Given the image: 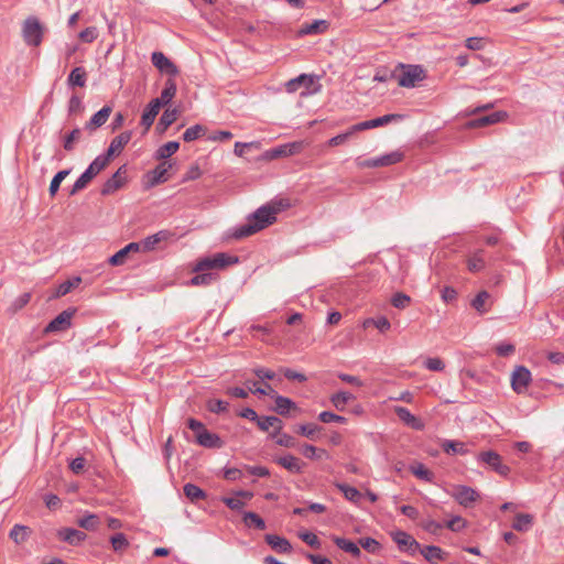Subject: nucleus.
<instances>
[{
    "instance_id": "f257e3e1",
    "label": "nucleus",
    "mask_w": 564,
    "mask_h": 564,
    "mask_svg": "<svg viewBox=\"0 0 564 564\" xmlns=\"http://www.w3.org/2000/svg\"><path fill=\"white\" fill-rule=\"evenodd\" d=\"M288 206L289 204L286 202L280 199L259 207L247 217L243 224L231 228L227 232V237L238 241L257 234L272 225L276 220V215Z\"/></svg>"
},
{
    "instance_id": "f03ea898",
    "label": "nucleus",
    "mask_w": 564,
    "mask_h": 564,
    "mask_svg": "<svg viewBox=\"0 0 564 564\" xmlns=\"http://www.w3.org/2000/svg\"><path fill=\"white\" fill-rule=\"evenodd\" d=\"M239 259L226 252H218L210 257L200 258L193 267L196 273L188 282L191 286H207L218 280L217 271L238 263Z\"/></svg>"
},
{
    "instance_id": "7ed1b4c3",
    "label": "nucleus",
    "mask_w": 564,
    "mask_h": 564,
    "mask_svg": "<svg viewBox=\"0 0 564 564\" xmlns=\"http://www.w3.org/2000/svg\"><path fill=\"white\" fill-rule=\"evenodd\" d=\"M108 164V158L98 155L89 164L86 171L76 180L69 194L75 195L79 191L84 189L96 175L106 169Z\"/></svg>"
},
{
    "instance_id": "20e7f679",
    "label": "nucleus",
    "mask_w": 564,
    "mask_h": 564,
    "mask_svg": "<svg viewBox=\"0 0 564 564\" xmlns=\"http://www.w3.org/2000/svg\"><path fill=\"white\" fill-rule=\"evenodd\" d=\"M45 28L36 17H29L22 25V37L26 45L39 46L43 41Z\"/></svg>"
},
{
    "instance_id": "39448f33",
    "label": "nucleus",
    "mask_w": 564,
    "mask_h": 564,
    "mask_svg": "<svg viewBox=\"0 0 564 564\" xmlns=\"http://www.w3.org/2000/svg\"><path fill=\"white\" fill-rule=\"evenodd\" d=\"M404 159V152L400 150L392 151L390 153L362 160L356 159V164L359 169H377L394 165Z\"/></svg>"
},
{
    "instance_id": "423d86ee",
    "label": "nucleus",
    "mask_w": 564,
    "mask_h": 564,
    "mask_svg": "<svg viewBox=\"0 0 564 564\" xmlns=\"http://www.w3.org/2000/svg\"><path fill=\"white\" fill-rule=\"evenodd\" d=\"M187 426L195 432L196 442L204 447L207 448H218L221 446V441L218 435L210 433L202 422L189 419L187 421Z\"/></svg>"
},
{
    "instance_id": "0eeeda50",
    "label": "nucleus",
    "mask_w": 564,
    "mask_h": 564,
    "mask_svg": "<svg viewBox=\"0 0 564 564\" xmlns=\"http://www.w3.org/2000/svg\"><path fill=\"white\" fill-rule=\"evenodd\" d=\"M401 72L394 75L398 80V85L401 87L410 88L414 87L416 83L425 78L424 69L419 65H399Z\"/></svg>"
},
{
    "instance_id": "6e6552de",
    "label": "nucleus",
    "mask_w": 564,
    "mask_h": 564,
    "mask_svg": "<svg viewBox=\"0 0 564 564\" xmlns=\"http://www.w3.org/2000/svg\"><path fill=\"white\" fill-rule=\"evenodd\" d=\"M451 496L465 508L471 507L480 497L474 488L464 485L454 486Z\"/></svg>"
},
{
    "instance_id": "1a4fd4ad",
    "label": "nucleus",
    "mask_w": 564,
    "mask_h": 564,
    "mask_svg": "<svg viewBox=\"0 0 564 564\" xmlns=\"http://www.w3.org/2000/svg\"><path fill=\"white\" fill-rule=\"evenodd\" d=\"M302 149L303 142L301 141L285 143L265 151L263 158L267 160L286 158L300 153Z\"/></svg>"
},
{
    "instance_id": "9d476101",
    "label": "nucleus",
    "mask_w": 564,
    "mask_h": 564,
    "mask_svg": "<svg viewBox=\"0 0 564 564\" xmlns=\"http://www.w3.org/2000/svg\"><path fill=\"white\" fill-rule=\"evenodd\" d=\"M478 459L486 465H488L491 469L498 473L501 476H508L510 473L509 466L502 464L501 456L494 451L481 452L478 455Z\"/></svg>"
},
{
    "instance_id": "9b49d317",
    "label": "nucleus",
    "mask_w": 564,
    "mask_h": 564,
    "mask_svg": "<svg viewBox=\"0 0 564 564\" xmlns=\"http://www.w3.org/2000/svg\"><path fill=\"white\" fill-rule=\"evenodd\" d=\"M172 169V163L164 161L160 163L154 170L150 171L147 174L148 185L155 186L166 182L170 178V170Z\"/></svg>"
},
{
    "instance_id": "f8f14e48",
    "label": "nucleus",
    "mask_w": 564,
    "mask_h": 564,
    "mask_svg": "<svg viewBox=\"0 0 564 564\" xmlns=\"http://www.w3.org/2000/svg\"><path fill=\"white\" fill-rule=\"evenodd\" d=\"M531 381V372L523 366L514 368L511 375V387L517 393L523 392Z\"/></svg>"
},
{
    "instance_id": "ddd939ff",
    "label": "nucleus",
    "mask_w": 564,
    "mask_h": 564,
    "mask_svg": "<svg viewBox=\"0 0 564 564\" xmlns=\"http://www.w3.org/2000/svg\"><path fill=\"white\" fill-rule=\"evenodd\" d=\"M392 540L398 544L401 551L410 552L411 554L420 550V544L414 540L412 535L404 531L391 532Z\"/></svg>"
},
{
    "instance_id": "4468645a",
    "label": "nucleus",
    "mask_w": 564,
    "mask_h": 564,
    "mask_svg": "<svg viewBox=\"0 0 564 564\" xmlns=\"http://www.w3.org/2000/svg\"><path fill=\"white\" fill-rule=\"evenodd\" d=\"M151 62L161 73L170 76H176L178 74L177 66L162 52H153L151 55Z\"/></svg>"
},
{
    "instance_id": "2eb2a0df",
    "label": "nucleus",
    "mask_w": 564,
    "mask_h": 564,
    "mask_svg": "<svg viewBox=\"0 0 564 564\" xmlns=\"http://www.w3.org/2000/svg\"><path fill=\"white\" fill-rule=\"evenodd\" d=\"M508 117L505 111H496L487 116L473 119L467 122L468 128H481L503 121Z\"/></svg>"
},
{
    "instance_id": "dca6fc26",
    "label": "nucleus",
    "mask_w": 564,
    "mask_h": 564,
    "mask_svg": "<svg viewBox=\"0 0 564 564\" xmlns=\"http://www.w3.org/2000/svg\"><path fill=\"white\" fill-rule=\"evenodd\" d=\"M131 135H132L131 131H124V132L120 133L119 135L115 137L110 142L107 153L101 154V156L108 158V163H109L111 156L115 153H120L121 150L124 148V145H127L129 143V141L131 140Z\"/></svg>"
},
{
    "instance_id": "f3484780",
    "label": "nucleus",
    "mask_w": 564,
    "mask_h": 564,
    "mask_svg": "<svg viewBox=\"0 0 564 564\" xmlns=\"http://www.w3.org/2000/svg\"><path fill=\"white\" fill-rule=\"evenodd\" d=\"M160 109L161 102L158 99H152L149 102V105L144 108L141 117V124L144 127L145 131H148L153 124Z\"/></svg>"
},
{
    "instance_id": "a211bd4d",
    "label": "nucleus",
    "mask_w": 564,
    "mask_h": 564,
    "mask_svg": "<svg viewBox=\"0 0 564 564\" xmlns=\"http://www.w3.org/2000/svg\"><path fill=\"white\" fill-rule=\"evenodd\" d=\"M57 536L70 545H78L87 538L86 533L73 528H63L58 530Z\"/></svg>"
},
{
    "instance_id": "6ab92c4d",
    "label": "nucleus",
    "mask_w": 564,
    "mask_h": 564,
    "mask_svg": "<svg viewBox=\"0 0 564 564\" xmlns=\"http://www.w3.org/2000/svg\"><path fill=\"white\" fill-rule=\"evenodd\" d=\"M73 313L69 311H63L53 321L48 323L45 332H58L64 330L70 326Z\"/></svg>"
},
{
    "instance_id": "aec40b11",
    "label": "nucleus",
    "mask_w": 564,
    "mask_h": 564,
    "mask_svg": "<svg viewBox=\"0 0 564 564\" xmlns=\"http://www.w3.org/2000/svg\"><path fill=\"white\" fill-rule=\"evenodd\" d=\"M275 462L292 474H301L305 465L300 458L291 454L279 457Z\"/></svg>"
},
{
    "instance_id": "412c9836",
    "label": "nucleus",
    "mask_w": 564,
    "mask_h": 564,
    "mask_svg": "<svg viewBox=\"0 0 564 564\" xmlns=\"http://www.w3.org/2000/svg\"><path fill=\"white\" fill-rule=\"evenodd\" d=\"M124 172H126L124 165L119 167L118 171L109 180L106 181V183L104 184V186L101 188V194L109 195V194L116 192L117 189H119L124 183V180L121 176V173H124Z\"/></svg>"
},
{
    "instance_id": "4be33fe9",
    "label": "nucleus",
    "mask_w": 564,
    "mask_h": 564,
    "mask_svg": "<svg viewBox=\"0 0 564 564\" xmlns=\"http://www.w3.org/2000/svg\"><path fill=\"white\" fill-rule=\"evenodd\" d=\"M314 83V77L307 74H301L300 76L292 78L285 83V90L288 93H295L301 87L310 89Z\"/></svg>"
},
{
    "instance_id": "5701e85b",
    "label": "nucleus",
    "mask_w": 564,
    "mask_h": 564,
    "mask_svg": "<svg viewBox=\"0 0 564 564\" xmlns=\"http://www.w3.org/2000/svg\"><path fill=\"white\" fill-rule=\"evenodd\" d=\"M175 234L170 230H161L154 235L148 236L143 240V247H153L156 243H175Z\"/></svg>"
},
{
    "instance_id": "b1692460",
    "label": "nucleus",
    "mask_w": 564,
    "mask_h": 564,
    "mask_svg": "<svg viewBox=\"0 0 564 564\" xmlns=\"http://www.w3.org/2000/svg\"><path fill=\"white\" fill-rule=\"evenodd\" d=\"M394 412L402 422L412 429L422 430L424 427V424L421 422V420L413 415L408 409L403 406H395Z\"/></svg>"
},
{
    "instance_id": "393cba45",
    "label": "nucleus",
    "mask_w": 564,
    "mask_h": 564,
    "mask_svg": "<svg viewBox=\"0 0 564 564\" xmlns=\"http://www.w3.org/2000/svg\"><path fill=\"white\" fill-rule=\"evenodd\" d=\"M265 542L279 553H290L292 551L291 543L280 535L267 534Z\"/></svg>"
},
{
    "instance_id": "a878e982",
    "label": "nucleus",
    "mask_w": 564,
    "mask_h": 564,
    "mask_svg": "<svg viewBox=\"0 0 564 564\" xmlns=\"http://www.w3.org/2000/svg\"><path fill=\"white\" fill-rule=\"evenodd\" d=\"M87 82V72L84 67H75L72 69L67 77V85L72 88L74 87H85Z\"/></svg>"
},
{
    "instance_id": "bb28decb",
    "label": "nucleus",
    "mask_w": 564,
    "mask_h": 564,
    "mask_svg": "<svg viewBox=\"0 0 564 564\" xmlns=\"http://www.w3.org/2000/svg\"><path fill=\"white\" fill-rule=\"evenodd\" d=\"M110 113H111V108L109 106L102 107L86 123V128L89 129V130H94L96 128L101 127L102 124L106 123V121L108 120Z\"/></svg>"
},
{
    "instance_id": "cd10ccee",
    "label": "nucleus",
    "mask_w": 564,
    "mask_h": 564,
    "mask_svg": "<svg viewBox=\"0 0 564 564\" xmlns=\"http://www.w3.org/2000/svg\"><path fill=\"white\" fill-rule=\"evenodd\" d=\"M257 425L264 432L269 431L271 427L274 429V432H280L283 427L282 421L276 416H259Z\"/></svg>"
},
{
    "instance_id": "c85d7f7f",
    "label": "nucleus",
    "mask_w": 564,
    "mask_h": 564,
    "mask_svg": "<svg viewBox=\"0 0 564 564\" xmlns=\"http://www.w3.org/2000/svg\"><path fill=\"white\" fill-rule=\"evenodd\" d=\"M328 22L326 20H315L310 24H305L299 31L300 35L319 34L327 30Z\"/></svg>"
},
{
    "instance_id": "c756f323",
    "label": "nucleus",
    "mask_w": 564,
    "mask_h": 564,
    "mask_svg": "<svg viewBox=\"0 0 564 564\" xmlns=\"http://www.w3.org/2000/svg\"><path fill=\"white\" fill-rule=\"evenodd\" d=\"M355 397L350 392L339 391L330 397V402L338 411H344L346 405L352 401Z\"/></svg>"
},
{
    "instance_id": "7c9ffc66",
    "label": "nucleus",
    "mask_w": 564,
    "mask_h": 564,
    "mask_svg": "<svg viewBox=\"0 0 564 564\" xmlns=\"http://www.w3.org/2000/svg\"><path fill=\"white\" fill-rule=\"evenodd\" d=\"M176 94V84L173 79L169 78L165 82V86L161 93V96L156 98L161 102V107L172 101Z\"/></svg>"
},
{
    "instance_id": "2f4dec72",
    "label": "nucleus",
    "mask_w": 564,
    "mask_h": 564,
    "mask_svg": "<svg viewBox=\"0 0 564 564\" xmlns=\"http://www.w3.org/2000/svg\"><path fill=\"white\" fill-rule=\"evenodd\" d=\"M178 116L177 109H166L160 118L156 129L164 132L171 124H173Z\"/></svg>"
},
{
    "instance_id": "473e14b6",
    "label": "nucleus",
    "mask_w": 564,
    "mask_h": 564,
    "mask_svg": "<svg viewBox=\"0 0 564 564\" xmlns=\"http://www.w3.org/2000/svg\"><path fill=\"white\" fill-rule=\"evenodd\" d=\"M333 541L339 549L347 553H350L352 556L358 557L360 555L359 546L352 541L339 536H333Z\"/></svg>"
},
{
    "instance_id": "72a5a7b5",
    "label": "nucleus",
    "mask_w": 564,
    "mask_h": 564,
    "mask_svg": "<svg viewBox=\"0 0 564 564\" xmlns=\"http://www.w3.org/2000/svg\"><path fill=\"white\" fill-rule=\"evenodd\" d=\"M533 523V517L529 513H518L512 523V528L520 532L528 531Z\"/></svg>"
},
{
    "instance_id": "f704fd0d",
    "label": "nucleus",
    "mask_w": 564,
    "mask_h": 564,
    "mask_svg": "<svg viewBox=\"0 0 564 564\" xmlns=\"http://www.w3.org/2000/svg\"><path fill=\"white\" fill-rule=\"evenodd\" d=\"M442 448L446 454L465 455L468 453L465 443L459 441H444Z\"/></svg>"
},
{
    "instance_id": "c9c22d12",
    "label": "nucleus",
    "mask_w": 564,
    "mask_h": 564,
    "mask_svg": "<svg viewBox=\"0 0 564 564\" xmlns=\"http://www.w3.org/2000/svg\"><path fill=\"white\" fill-rule=\"evenodd\" d=\"M180 148V143L177 141H170L163 145H161L155 152V159L164 160L173 155Z\"/></svg>"
},
{
    "instance_id": "e433bc0d",
    "label": "nucleus",
    "mask_w": 564,
    "mask_h": 564,
    "mask_svg": "<svg viewBox=\"0 0 564 564\" xmlns=\"http://www.w3.org/2000/svg\"><path fill=\"white\" fill-rule=\"evenodd\" d=\"M275 408L274 410L280 414V415H285L289 413V411L291 409H295L296 405L295 403L286 398V397H282V395H275Z\"/></svg>"
},
{
    "instance_id": "4c0bfd02",
    "label": "nucleus",
    "mask_w": 564,
    "mask_h": 564,
    "mask_svg": "<svg viewBox=\"0 0 564 564\" xmlns=\"http://www.w3.org/2000/svg\"><path fill=\"white\" fill-rule=\"evenodd\" d=\"M82 282L80 276H74L58 285L56 289L55 297H61L68 294L73 289L77 288Z\"/></svg>"
},
{
    "instance_id": "58836bf2",
    "label": "nucleus",
    "mask_w": 564,
    "mask_h": 564,
    "mask_svg": "<svg viewBox=\"0 0 564 564\" xmlns=\"http://www.w3.org/2000/svg\"><path fill=\"white\" fill-rule=\"evenodd\" d=\"M410 471L421 480L432 482L434 475L427 469L423 464L417 463L415 465L410 466Z\"/></svg>"
},
{
    "instance_id": "ea45409f",
    "label": "nucleus",
    "mask_w": 564,
    "mask_h": 564,
    "mask_svg": "<svg viewBox=\"0 0 564 564\" xmlns=\"http://www.w3.org/2000/svg\"><path fill=\"white\" fill-rule=\"evenodd\" d=\"M336 487L343 492L345 498L351 502L358 503L361 499V492L349 485L336 484Z\"/></svg>"
},
{
    "instance_id": "a19ab883",
    "label": "nucleus",
    "mask_w": 564,
    "mask_h": 564,
    "mask_svg": "<svg viewBox=\"0 0 564 564\" xmlns=\"http://www.w3.org/2000/svg\"><path fill=\"white\" fill-rule=\"evenodd\" d=\"M421 554L429 561L434 563L435 561L444 560V552L441 547L435 545H429L420 550Z\"/></svg>"
},
{
    "instance_id": "79ce46f5",
    "label": "nucleus",
    "mask_w": 564,
    "mask_h": 564,
    "mask_svg": "<svg viewBox=\"0 0 564 564\" xmlns=\"http://www.w3.org/2000/svg\"><path fill=\"white\" fill-rule=\"evenodd\" d=\"M9 535L17 544H20L29 538L30 529L25 525L15 524Z\"/></svg>"
},
{
    "instance_id": "37998d69",
    "label": "nucleus",
    "mask_w": 564,
    "mask_h": 564,
    "mask_svg": "<svg viewBox=\"0 0 564 564\" xmlns=\"http://www.w3.org/2000/svg\"><path fill=\"white\" fill-rule=\"evenodd\" d=\"M206 128L202 124H194L187 128L183 133V140L185 142H192L204 135Z\"/></svg>"
},
{
    "instance_id": "c03bdc74",
    "label": "nucleus",
    "mask_w": 564,
    "mask_h": 564,
    "mask_svg": "<svg viewBox=\"0 0 564 564\" xmlns=\"http://www.w3.org/2000/svg\"><path fill=\"white\" fill-rule=\"evenodd\" d=\"M243 523L247 527H254L258 530H264L265 523L262 518H260L257 513L248 511L243 513Z\"/></svg>"
},
{
    "instance_id": "a18cd8bd",
    "label": "nucleus",
    "mask_w": 564,
    "mask_h": 564,
    "mask_svg": "<svg viewBox=\"0 0 564 564\" xmlns=\"http://www.w3.org/2000/svg\"><path fill=\"white\" fill-rule=\"evenodd\" d=\"M183 490L184 495L193 502L204 499L206 497V494L194 484H186Z\"/></svg>"
},
{
    "instance_id": "49530a36",
    "label": "nucleus",
    "mask_w": 564,
    "mask_h": 564,
    "mask_svg": "<svg viewBox=\"0 0 564 564\" xmlns=\"http://www.w3.org/2000/svg\"><path fill=\"white\" fill-rule=\"evenodd\" d=\"M485 265H486V261H485V258H484V256H482V253L480 251L474 253L467 260V268H468V270L470 272H478L481 269H484Z\"/></svg>"
},
{
    "instance_id": "de8ad7c7",
    "label": "nucleus",
    "mask_w": 564,
    "mask_h": 564,
    "mask_svg": "<svg viewBox=\"0 0 564 564\" xmlns=\"http://www.w3.org/2000/svg\"><path fill=\"white\" fill-rule=\"evenodd\" d=\"M77 523L85 530L95 531L98 528L100 521L97 514L89 513L80 518Z\"/></svg>"
},
{
    "instance_id": "09e8293b",
    "label": "nucleus",
    "mask_w": 564,
    "mask_h": 564,
    "mask_svg": "<svg viewBox=\"0 0 564 564\" xmlns=\"http://www.w3.org/2000/svg\"><path fill=\"white\" fill-rule=\"evenodd\" d=\"M30 300H31V293H29V292L22 293L14 301H12V303L8 307L9 313L15 314L20 310H22L30 302Z\"/></svg>"
},
{
    "instance_id": "8fccbe9b",
    "label": "nucleus",
    "mask_w": 564,
    "mask_h": 564,
    "mask_svg": "<svg viewBox=\"0 0 564 564\" xmlns=\"http://www.w3.org/2000/svg\"><path fill=\"white\" fill-rule=\"evenodd\" d=\"M80 137L82 130L79 128H75L73 131L65 135L63 148L68 152L73 151L75 142L79 141Z\"/></svg>"
},
{
    "instance_id": "3c124183",
    "label": "nucleus",
    "mask_w": 564,
    "mask_h": 564,
    "mask_svg": "<svg viewBox=\"0 0 564 564\" xmlns=\"http://www.w3.org/2000/svg\"><path fill=\"white\" fill-rule=\"evenodd\" d=\"M270 436L272 438L275 440V443L280 446H284V447H294L295 446V440L293 436L286 434V433H281L280 432H273L270 434Z\"/></svg>"
},
{
    "instance_id": "603ef678",
    "label": "nucleus",
    "mask_w": 564,
    "mask_h": 564,
    "mask_svg": "<svg viewBox=\"0 0 564 564\" xmlns=\"http://www.w3.org/2000/svg\"><path fill=\"white\" fill-rule=\"evenodd\" d=\"M140 249H119L117 253L109 258V263L111 265H121L123 264L130 256V252H138Z\"/></svg>"
},
{
    "instance_id": "864d4df0",
    "label": "nucleus",
    "mask_w": 564,
    "mask_h": 564,
    "mask_svg": "<svg viewBox=\"0 0 564 564\" xmlns=\"http://www.w3.org/2000/svg\"><path fill=\"white\" fill-rule=\"evenodd\" d=\"M489 293L487 291L479 292L476 297L471 302V306L479 313L487 312L486 302L489 299Z\"/></svg>"
},
{
    "instance_id": "5fc2aeb1",
    "label": "nucleus",
    "mask_w": 564,
    "mask_h": 564,
    "mask_svg": "<svg viewBox=\"0 0 564 564\" xmlns=\"http://www.w3.org/2000/svg\"><path fill=\"white\" fill-rule=\"evenodd\" d=\"M69 174V170H63V171H59L58 173L55 174V176L53 177V180L51 181V184H50V195L51 196H54L59 186H61V183L65 180V177Z\"/></svg>"
},
{
    "instance_id": "6e6d98bb",
    "label": "nucleus",
    "mask_w": 564,
    "mask_h": 564,
    "mask_svg": "<svg viewBox=\"0 0 564 564\" xmlns=\"http://www.w3.org/2000/svg\"><path fill=\"white\" fill-rule=\"evenodd\" d=\"M402 119V116L399 115V113H389V115H384L382 117H379V118H375V119H371V124L375 128H378V127H382V126H386V124H389L395 120H400Z\"/></svg>"
},
{
    "instance_id": "4d7b16f0",
    "label": "nucleus",
    "mask_w": 564,
    "mask_h": 564,
    "mask_svg": "<svg viewBox=\"0 0 564 564\" xmlns=\"http://www.w3.org/2000/svg\"><path fill=\"white\" fill-rule=\"evenodd\" d=\"M299 433L305 437H308L311 440H314L315 434L321 431V426L317 424H302L299 426Z\"/></svg>"
},
{
    "instance_id": "13d9d810",
    "label": "nucleus",
    "mask_w": 564,
    "mask_h": 564,
    "mask_svg": "<svg viewBox=\"0 0 564 564\" xmlns=\"http://www.w3.org/2000/svg\"><path fill=\"white\" fill-rule=\"evenodd\" d=\"M111 545L115 551H121L129 545V542L123 533H117L110 538Z\"/></svg>"
},
{
    "instance_id": "bf43d9fd",
    "label": "nucleus",
    "mask_w": 564,
    "mask_h": 564,
    "mask_svg": "<svg viewBox=\"0 0 564 564\" xmlns=\"http://www.w3.org/2000/svg\"><path fill=\"white\" fill-rule=\"evenodd\" d=\"M97 36L98 30L96 26L86 28L78 34L79 40L85 43L94 42L97 39Z\"/></svg>"
},
{
    "instance_id": "052dcab7",
    "label": "nucleus",
    "mask_w": 564,
    "mask_h": 564,
    "mask_svg": "<svg viewBox=\"0 0 564 564\" xmlns=\"http://www.w3.org/2000/svg\"><path fill=\"white\" fill-rule=\"evenodd\" d=\"M318 419L323 423H332V422L345 423L347 421L346 417H344L341 415H338V414H335V413L329 412V411L321 412L319 415H318Z\"/></svg>"
},
{
    "instance_id": "680f3d73",
    "label": "nucleus",
    "mask_w": 564,
    "mask_h": 564,
    "mask_svg": "<svg viewBox=\"0 0 564 564\" xmlns=\"http://www.w3.org/2000/svg\"><path fill=\"white\" fill-rule=\"evenodd\" d=\"M229 403L223 400H210L207 403V409L213 413H223L228 410Z\"/></svg>"
},
{
    "instance_id": "e2e57ef3",
    "label": "nucleus",
    "mask_w": 564,
    "mask_h": 564,
    "mask_svg": "<svg viewBox=\"0 0 564 564\" xmlns=\"http://www.w3.org/2000/svg\"><path fill=\"white\" fill-rule=\"evenodd\" d=\"M466 524L467 522L462 517L455 516L446 523V527L453 532H459Z\"/></svg>"
},
{
    "instance_id": "0e129e2a",
    "label": "nucleus",
    "mask_w": 564,
    "mask_h": 564,
    "mask_svg": "<svg viewBox=\"0 0 564 564\" xmlns=\"http://www.w3.org/2000/svg\"><path fill=\"white\" fill-rule=\"evenodd\" d=\"M299 536H300V539L302 541L307 543L310 546L315 547V549H319L321 541L318 540V538L314 533H312V532H302V533L299 534Z\"/></svg>"
},
{
    "instance_id": "69168bd1",
    "label": "nucleus",
    "mask_w": 564,
    "mask_h": 564,
    "mask_svg": "<svg viewBox=\"0 0 564 564\" xmlns=\"http://www.w3.org/2000/svg\"><path fill=\"white\" fill-rule=\"evenodd\" d=\"M424 365L431 371H442L445 368L443 360L438 357L427 358Z\"/></svg>"
},
{
    "instance_id": "338daca9",
    "label": "nucleus",
    "mask_w": 564,
    "mask_h": 564,
    "mask_svg": "<svg viewBox=\"0 0 564 564\" xmlns=\"http://www.w3.org/2000/svg\"><path fill=\"white\" fill-rule=\"evenodd\" d=\"M391 303L397 308H404L410 303V296L404 293H397L392 296Z\"/></svg>"
},
{
    "instance_id": "774afa93",
    "label": "nucleus",
    "mask_w": 564,
    "mask_h": 564,
    "mask_svg": "<svg viewBox=\"0 0 564 564\" xmlns=\"http://www.w3.org/2000/svg\"><path fill=\"white\" fill-rule=\"evenodd\" d=\"M359 543L366 551L370 553H376L380 547L379 542L372 538H364L359 541Z\"/></svg>"
}]
</instances>
